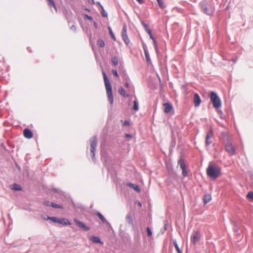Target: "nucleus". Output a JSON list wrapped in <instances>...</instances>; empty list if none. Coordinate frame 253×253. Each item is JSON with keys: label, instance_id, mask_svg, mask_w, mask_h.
Masks as SVG:
<instances>
[{"label": "nucleus", "instance_id": "nucleus-1", "mask_svg": "<svg viewBox=\"0 0 253 253\" xmlns=\"http://www.w3.org/2000/svg\"><path fill=\"white\" fill-rule=\"evenodd\" d=\"M207 174L209 177L216 179L221 174V168L218 165L210 162L207 169Z\"/></svg>", "mask_w": 253, "mask_h": 253}, {"label": "nucleus", "instance_id": "nucleus-2", "mask_svg": "<svg viewBox=\"0 0 253 253\" xmlns=\"http://www.w3.org/2000/svg\"><path fill=\"white\" fill-rule=\"evenodd\" d=\"M102 74L108 100L110 104L113 105L114 102V98L111 84L105 72L103 71Z\"/></svg>", "mask_w": 253, "mask_h": 253}, {"label": "nucleus", "instance_id": "nucleus-3", "mask_svg": "<svg viewBox=\"0 0 253 253\" xmlns=\"http://www.w3.org/2000/svg\"><path fill=\"white\" fill-rule=\"evenodd\" d=\"M199 5L201 11L204 13L208 15H211L212 14L213 9L207 0H202L200 2Z\"/></svg>", "mask_w": 253, "mask_h": 253}, {"label": "nucleus", "instance_id": "nucleus-4", "mask_svg": "<svg viewBox=\"0 0 253 253\" xmlns=\"http://www.w3.org/2000/svg\"><path fill=\"white\" fill-rule=\"evenodd\" d=\"M210 99L212 103L213 107L215 109L220 108L221 106V101L219 97L214 92H211Z\"/></svg>", "mask_w": 253, "mask_h": 253}, {"label": "nucleus", "instance_id": "nucleus-5", "mask_svg": "<svg viewBox=\"0 0 253 253\" xmlns=\"http://www.w3.org/2000/svg\"><path fill=\"white\" fill-rule=\"evenodd\" d=\"M90 152L92 154V159L95 161V152L97 144V138L96 135L93 136L90 139Z\"/></svg>", "mask_w": 253, "mask_h": 253}, {"label": "nucleus", "instance_id": "nucleus-6", "mask_svg": "<svg viewBox=\"0 0 253 253\" xmlns=\"http://www.w3.org/2000/svg\"><path fill=\"white\" fill-rule=\"evenodd\" d=\"M178 165L182 169V174L183 177H187L188 175V171L186 169V166L185 163V160L182 156H181L178 160Z\"/></svg>", "mask_w": 253, "mask_h": 253}, {"label": "nucleus", "instance_id": "nucleus-7", "mask_svg": "<svg viewBox=\"0 0 253 253\" xmlns=\"http://www.w3.org/2000/svg\"><path fill=\"white\" fill-rule=\"evenodd\" d=\"M225 151L231 156L236 154V149L235 146L230 142L228 141L225 144Z\"/></svg>", "mask_w": 253, "mask_h": 253}, {"label": "nucleus", "instance_id": "nucleus-8", "mask_svg": "<svg viewBox=\"0 0 253 253\" xmlns=\"http://www.w3.org/2000/svg\"><path fill=\"white\" fill-rule=\"evenodd\" d=\"M122 37L126 44L128 45V43L129 42V40L127 35L126 26L125 25L123 27Z\"/></svg>", "mask_w": 253, "mask_h": 253}, {"label": "nucleus", "instance_id": "nucleus-9", "mask_svg": "<svg viewBox=\"0 0 253 253\" xmlns=\"http://www.w3.org/2000/svg\"><path fill=\"white\" fill-rule=\"evenodd\" d=\"M201 233L200 232H194L191 236V242L193 245H195L201 238Z\"/></svg>", "mask_w": 253, "mask_h": 253}, {"label": "nucleus", "instance_id": "nucleus-10", "mask_svg": "<svg viewBox=\"0 0 253 253\" xmlns=\"http://www.w3.org/2000/svg\"><path fill=\"white\" fill-rule=\"evenodd\" d=\"M74 221L77 226L80 228L83 229L84 230L87 231L90 229L89 227L86 226L83 222L80 221L79 220L75 218Z\"/></svg>", "mask_w": 253, "mask_h": 253}, {"label": "nucleus", "instance_id": "nucleus-11", "mask_svg": "<svg viewBox=\"0 0 253 253\" xmlns=\"http://www.w3.org/2000/svg\"><path fill=\"white\" fill-rule=\"evenodd\" d=\"M213 132L212 129H211L207 132L205 141L206 146H208L211 143V141H210V139L213 136Z\"/></svg>", "mask_w": 253, "mask_h": 253}, {"label": "nucleus", "instance_id": "nucleus-12", "mask_svg": "<svg viewBox=\"0 0 253 253\" xmlns=\"http://www.w3.org/2000/svg\"><path fill=\"white\" fill-rule=\"evenodd\" d=\"M193 102L195 107L199 106L201 103V99L199 95L197 93H195L194 95Z\"/></svg>", "mask_w": 253, "mask_h": 253}, {"label": "nucleus", "instance_id": "nucleus-13", "mask_svg": "<svg viewBox=\"0 0 253 253\" xmlns=\"http://www.w3.org/2000/svg\"><path fill=\"white\" fill-rule=\"evenodd\" d=\"M165 107L164 112L166 113H168L173 109V106L171 103L167 102L164 104Z\"/></svg>", "mask_w": 253, "mask_h": 253}, {"label": "nucleus", "instance_id": "nucleus-14", "mask_svg": "<svg viewBox=\"0 0 253 253\" xmlns=\"http://www.w3.org/2000/svg\"><path fill=\"white\" fill-rule=\"evenodd\" d=\"M126 220L127 224L132 227L134 226L133 218L130 213L129 212L126 215Z\"/></svg>", "mask_w": 253, "mask_h": 253}, {"label": "nucleus", "instance_id": "nucleus-15", "mask_svg": "<svg viewBox=\"0 0 253 253\" xmlns=\"http://www.w3.org/2000/svg\"><path fill=\"white\" fill-rule=\"evenodd\" d=\"M23 135L25 137L28 139L31 138L33 135L32 131L28 128H25L24 130Z\"/></svg>", "mask_w": 253, "mask_h": 253}, {"label": "nucleus", "instance_id": "nucleus-16", "mask_svg": "<svg viewBox=\"0 0 253 253\" xmlns=\"http://www.w3.org/2000/svg\"><path fill=\"white\" fill-rule=\"evenodd\" d=\"M90 240L95 243H99L101 245H103V242L101 240L99 237L97 236H92L90 238Z\"/></svg>", "mask_w": 253, "mask_h": 253}, {"label": "nucleus", "instance_id": "nucleus-17", "mask_svg": "<svg viewBox=\"0 0 253 253\" xmlns=\"http://www.w3.org/2000/svg\"><path fill=\"white\" fill-rule=\"evenodd\" d=\"M127 185L130 188L134 189L135 191H136L138 193L140 192V188L137 184H133L132 183H128L127 184Z\"/></svg>", "mask_w": 253, "mask_h": 253}, {"label": "nucleus", "instance_id": "nucleus-18", "mask_svg": "<svg viewBox=\"0 0 253 253\" xmlns=\"http://www.w3.org/2000/svg\"><path fill=\"white\" fill-rule=\"evenodd\" d=\"M58 223L62 224L63 225H70V222L68 219L65 218H59Z\"/></svg>", "mask_w": 253, "mask_h": 253}, {"label": "nucleus", "instance_id": "nucleus-19", "mask_svg": "<svg viewBox=\"0 0 253 253\" xmlns=\"http://www.w3.org/2000/svg\"><path fill=\"white\" fill-rule=\"evenodd\" d=\"M220 139L224 142H227L229 141V136L228 135V133L226 132H223L221 133Z\"/></svg>", "mask_w": 253, "mask_h": 253}, {"label": "nucleus", "instance_id": "nucleus-20", "mask_svg": "<svg viewBox=\"0 0 253 253\" xmlns=\"http://www.w3.org/2000/svg\"><path fill=\"white\" fill-rule=\"evenodd\" d=\"M96 214L98 216L99 219L101 220L102 223H106L108 224L109 226H110V223L106 220L104 216L100 212H97Z\"/></svg>", "mask_w": 253, "mask_h": 253}, {"label": "nucleus", "instance_id": "nucleus-21", "mask_svg": "<svg viewBox=\"0 0 253 253\" xmlns=\"http://www.w3.org/2000/svg\"><path fill=\"white\" fill-rule=\"evenodd\" d=\"M211 200V196L210 194H206L204 195L203 198L204 204L206 205L207 203L210 202Z\"/></svg>", "mask_w": 253, "mask_h": 253}, {"label": "nucleus", "instance_id": "nucleus-22", "mask_svg": "<svg viewBox=\"0 0 253 253\" xmlns=\"http://www.w3.org/2000/svg\"><path fill=\"white\" fill-rule=\"evenodd\" d=\"M144 54L146 58V62L148 64H149L150 63H151V59L149 55V52L148 50L144 47Z\"/></svg>", "mask_w": 253, "mask_h": 253}, {"label": "nucleus", "instance_id": "nucleus-23", "mask_svg": "<svg viewBox=\"0 0 253 253\" xmlns=\"http://www.w3.org/2000/svg\"><path fill=\"white\" fill-rule=\"evenodd\" d=\"M111 61L114 66H117L119 64V59L117 56L115 55L112 57Z\"/></svg>", "mask_w": 253, "mask_h": 253}, {"label": "nucleus", "instance_id": "nucleus-24", "mask_svg": "<svg viewBox=\"0 0 253 253\" xmlns=\"http://www.w3.org/2000/svg\"><path fill=\"white\" fill-rule=\"evenodd\" d=\"M47 1V5L48 6L51 7V6H53L54 9L57 11V8L55 5V3L53 0H46Z\"/></svg>", "mask_w": 253, "mask_h": 253}, {"label": "nucleus", "instance_id": "nucleus-25", "mask_svg": "<svg viewBox=\"0 0 253 253\" xmlns=\"http://www.w3.org/2000/svg\"><path fill=\"white\" fill-rule=\"evenodd\" d=\"M11 189L15 191H20L22 190V187L20 185L14 183L12 185Z\"/></svg>", "mask_w": 253, "mask_h": 253}, {"label": "nucleus", "instance_id": "nucleus-26", "mask_svg": "<svg viewBox=\"0 0 253 253\" xmlns=\"http://www.w3.org/2000/svg\"><path fill=\"white\" fill-rule=\"evenodd\" d=\"M44 219L45 220H50L51 221H52V222H54V223H58V219L59 218L56 217H54V216H52V217H50V216H47V218H44Z\"/></svg>", "mask_w": 253, "mask_h": 253}, {"label": "nucleus", "instance_id": "nucleus-27", "mask_svg": "<svg viewBox=\"0 0 253 253\" xmlns=\"http://www.w3.org/2000/svg\"><path fill=\"white\" fill-rule=\"evenodd\" d=\"M119 93L122 95L123 96L126 97H128V94H126L125 90L122 87H120L119 89Z\"/></svg>", "mask_w": 253, "mask_h": 253}, {"label": "nucleus", "instance_id": "nucleus-28", "mask_svg": "<svg viewBox=\"0 0 253 253\" xmlns=\"http://www.w3.org/2000/svg\"><path fill=\"white\" fill-rule=\"evenodd\" d=\"M133 110H134L135 111H137L138 110L139 107H138V103L136 100H134L133 102Z\"/></svg>", "mask_w": 253, "mask_h": 253}, {"label": "nucleus", "instance_id": "nucleus-29", "mask_svg": "<svg viewBox=\"0 0 253 253\" xmlns=\"http://www.w3.org/2000/svg\"><path fill=\"white\" fill-rule=\"evenodd\" d=\"M173 243L174 247L175 248L178 253H182V251L180 250V248H179V246L178 245V244H177L176 240H174L173 241Z\"/></svg>", "mask_w": 253, "mask_h": 253}, {"label": "nucleus", "instance_id": "nucleus-30", "mask_svg": "<svg viewBox=\"0 0 253 253\" xmlns=\"http://www.w3.org/2000/svg\"><path fill=\"white\" fill-rule=\"evenodd\" d=\"M97 44L98 46L103 47L105 46V42L102 39H99L97 42Z\"/></svg>", "mask_w": 253, "mask_h": 253}, {"label": "nucleus", "instance_id": "nucleus-31", "mask_svg": "<svg viewBox=\"0 0 253 253\" xmlns=\"http://www.w3.org/2000/svg\"><path fill=\"white\" fill-rule=\"evenodd\" d=\"M141 24L142 25V26L144 27V28H145L146 31L147 32V33L148 34V31H152L148 27V26L147 25V24H146L144 21H141Z\"/></svg>", "mask_w": 253, "mask_h": 253}, {"label": "nucleus", "instance_id": "nucleus-32", "mask_svg": "<svg viewBox=\"0 0 253 253\" xmlns=\"http://www.w3.org/2000/svg\"><path fill=\"white\" fill-rule=\"evenodd\" d=\"M101 8L102 9V11H101L102 16L103 17H107V16H108L107 12L105 10L103 6L102 5H101Z\"/></svg>", "mask_w": 253, "mask_h": 253}, {"label": "nucleus", "instance_id": "nucleus-33", "mask_svg": "<svg viewBox=\"0 0 253 253\" xmlns=\"http://www.w3.org/2000/svg\"><path fill=\"white\" fill-rule=\"evenodd\" d=\"M158 4H159V6H160V8H161L162 9H164L165 8V5L164 3V2L163 1V0H156Z\"/></svg>", "mask_w": 253, "mask_h": 253}, {"label": "nucleus", "instance_id": "nucleus-34", "mask_svg": "<svg viewBox=\"0 0 253 253\" xmlns=\"http://www.w3.org/2000/svg\"><path fill=\"white\" fill-rule=\"evenodd\" d=\"M51 206L54 208L63 209V207L61 205L52 202L51 203Z\"/></svg>", "mask_w": 253, "mask_h": 253}, {"label": "nucleus", "instance_id": "nucleus-35", "mask_svg": "<svg viewBox=\"0 0 253 253\" xmlns=\"http://www.w3.org/2000/svg\"><path fill=\"white\" fill-rule=\"evenodd\" d=\"M108 30H109V34H110V36L112 38V39H113L114 41H116V38H115V35H114L113 32L111 27H109Z\"/></svg>", "mask_w": 253, "mask_h": 253}, {"label": "nucleus", "instance_id": "nucleus-36", "mask_svg": "<svg viewBox=\"0 0 253 253\" xmlns=\"http://www.w3.org/2000/svg\"><path fill=\"white\" fill-rule=\"evenodd\" d=\"M146 232H147V234L148 236H149V237L152 236V231H151V230L150 227H147L146 228Z\"/></svg>", "mask_w": 253, "mask_h": 253}, {"label": "nucleus", "instance_id": "nucleus-37", "mask_svg": "<svg viewBox=\"0 0 253 253\" xmlns=\"http://www.w3.org/2000/svg\"><path fill=\"white\" fill-rule=\"evenodd\" d=\"M247 198L251 199L253 201V192H249L247 195Z\"/></svg>", "mask_w": 253, "mask_h": 253}, {"label": "nucleus", "instance_id": "nucleus-38", "mask_svg": "<svg viewBox=\"0 0 253 253\" xmlns=\"http://www.w3.org/2000/svg\"><path fill=\"white\" fill-rule=\"evenodd\" d=\"M84 17L86 19H88L89 21H91L92 20V17L87 14H84Z\"/></svg>", "mask_w": 253, "mask_h": 253}, {"label": "nucleus", "instance_id": "nucleus-39", "mask_svg": "<svg viewBox=\"0 0 253 253\" xmlns=\"http://www.w3.org/2000/svg\"><path fill=\"white\" fill-rule=\"evenodd\" d=\"M112 73L115 77H119V75L116 70H113Z\"/></svg>", "mask_w": 253, "mask_h": 253}, {"label": "nucleus", "instance_id": "nucleus-40", "mask_svg": "<svg viewBox=\"0 0 253 253\" xmlns=\"http://www.w3.org/2000/svg\"><path fill=\"white\" fill-rule=\"evenodd\" d=\"M148 34L150 36V38L152 39V40H153L155 39V38L153 37V34H152V31H148Z\"/></svg>", "mask_w": 253, "mask_h": 253}, {"label": "nucleus", "instance_id": "nucleus-41", "mask_svg": "<svg viewBox=\"0 0 253 253\" xmlns=\"http://www.w3.org/2000/svg\"><path fill=\"white\" fill-rule=\"evenodd\" d=\"M130 125L129 122L128 121H125V122L123 123V126H129Z\"/></svg>", "mask_w": 253, "mask_h": 253}, {"label": "nucleus", "instance_id": "nucleus-42", "mask_svg": "<svg viewBox=\"0 0 253 253\" xmlns=\"http://www.w3.org/2000/svg\"><path fill=\"white\" fill-rule=\"evenodd\" d=\"M44 205L46 206H51V203L48 201H45L44 202Z\"/></svg>", "mask_w": 253, "mask_h": 253}, {"label": "nucleus", "instance_id": "nucleus-43", "mask_svg": "<svg viewBox=\"0 0 253 253\" xmlns=\"http://www.w3.org/2000/svg\"><path fill=\"white\" fill-rule=\"evenodd\" d=\"M152 40H153V43L155 45L156 50H158V48H157V44H156L157 41H156V39L155 38L154 39H153Z\"/></svg>", "mask_w": 253, "mask_h": 253}, {"label": "nucleus", "instance_id": "nucleus-44", "mask_svg": "<svg viewBox=\"0 0 253 253\" xmlns=\"http://www.w3.org/2000/svg\"><path fill=\"white\" fill-rule=\"evenodd\" d=\"M233 231L237 234H238V229L236 226H234V227L233 228Z\"/></svg>", "mask_w": 253, "mask_h": 253}, {"label": "nucleus", "instance_id": "nucleus-45", "mask_svg": "<svg viewBox=\"0 0 253 253\" xmlns=\"http://www.w3.org/2000/svg\"><path fill=\"white\" fill-rule=\"evenodd\" d=\"M125 86H126V87L129 88L130 87V84H129V83L127 82H125Z\"/></svg>", "mask_w": 253, "mask_h": 253}, {"label": "nucleus", "instance_id": "nucleus-46", "mask_svg": "<svg viewBox=\"0 0 253 253\" xmlns=\"http://www.w3.org/2000/svg\"><path fill=\"white\" fill-rule=\"evenodd\" d=\"M59 189H56V188H52V191L54 192H59Z\"/></svg>", "mask_w": 253, "mask_h": 253}, {"label": "nucleus", "instance_id": "nucleus-47", "mask_svg": "<svg viewBox=\"0 0 253 253\" xmlns=\"http://www.w3.org/2000/svg\"><path fill=\"white\" fill-rule=\"evenodd\" d=\"M88 1V2L91 4H94V0H87Z\"/></svg>", "mask_w": 253, "mask_h": 253}, {"label": "nucleus", "instance_id": "nucleus-48", "mask_svg": "<svg viewBox=\"0 0 253 253\" xmlns=\"http://www.w3.org/2000/svg\"><path fill=\"white\" fill-rule=\"evenodd\" d=\"M71 28V29L72 30H74V31H76V27H75L74 25L72 26L71 27V28Z\"/></svg>", "mask_w": 253, "mask_h": 253}, {"label": "nucleus", "instance_id": "nucleus-49", "mask_svg": "<svg viewBox=\"0 0 253 253\" xmlns=\"http://www.w3.org/2000/svg\"><path fill=\"white\" fill-rule=\"evenodd\" d=\"M126 138H131V137H132V135L129 134H126Z\"/></svg>", "mask_w": 253, "mask_h": 253}, {"label": "nucleus", "instance_id": "nucleus-50", "mask_svg": "<svg viewBox=\"0 0 253 253\" xmlns=\"http://www.w3.org/2000/svg\"><path fill=\"white\" fill-rule=\"evenodd\" d=\"M140 4H142L144 3V0H136Z\"/></svg>", "mask_w": 253, "mask_h": 253}, {"label": "nucleus", "instance_id": "nucleus-51", "mask_svg": "<svg viewBox=\"0 0 253 253\" xmlns=\"http://www.w3.org/2000/svg\"><path fill=\"white\" fill-rule=\"evenodd\" d=\"M94 26L95 27V28H97V24L95 22H94Z\"/></svg>", "mask_w": 253, "mask_h": 253}, {"label": "nucleus", "instance_id": "nucleus-52", "mask_svg": "<svg viewBox=\"0 0 253 253\" xmlns=\"http://www.w3.org/2000/svg\"><path fill=\"white\" fill-rule=\"evenodd\" d=\"M28 51H29L30 52H32V51H31V49H30V47H28Z\"/></svg>", "mask_w": 253, "mask_h": 253}, {"label": "nucleus", "instance_id": "nucleus-53", "mask_svg": "<svg viewBox=\"0 0 253 253\" xmlns=\"http://www.w3.org/2000/svg\"><path fill=\"white\" fill-rule=\"evenodd\" d=\"M138 205L139 206V207H141V204L140 202H138Z\"/></svg>", "mask_w": 253, "mask_h": 253}, {"label": "nucleus", "instance_id": "nucleus-54", "mask_svg": "<svg viewBox=\"0 0 253 253\" xmlns=\"http://www.w3.org/2000/svg\"><path fill=\"white\" fill-rule=\"evenodd\" d=\"M97 3L98 5H99V6H100V7H101V5H101V4L100 3V2H99V1H98V2H97Z\"/></svg>", "mask_w": 253, "mask_h": 253}, {"label": "nucleus", "instance_id": "nucleus-55", "mask_svg": "<svg viewBox=\"0 0 253 253\" xmlns=\"http://www.w3.org/2000/svg\"><path fill=\"white\" fill-rule=\"evenodd\" d=\"M164 227H165V229L167 230V225H166V224H165Z\"/></svg>", "mask_w": 253, "mask_h": 253}, {"label": "nucleus", "instance_id": "nucleus-56", "mask_svg": "<svg viewBox=\"0 0 253 253\" xmlns=\"http://www.w3.org/2000/svg\"><path fill=\"white\" fill-rule=\"evenodd\" d=\"M85 10L88 11H90V10L88 8H85Z\"/></svg>", "mask_w": 253, "mask_h": 253}]
</instances>
